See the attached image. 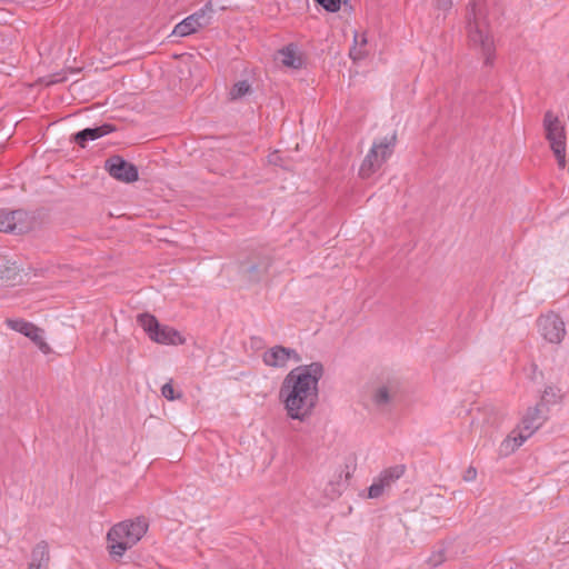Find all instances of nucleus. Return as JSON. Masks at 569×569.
I'll return each mask as SVG.
<instances>
[{
	"label": "nucleus",
	"mask_w": 569,
	"mask_h": 569,
	"mask_svg": "<svg viewBox=\"0 0 569 569\" xmlns=\"http://www.w3.org/2000/svg\"><path fill=\"white\" fill-rule=\"evenodd\" d=\"M323 373V365L316 361L298 366L284 377L279 398L289 418L305 421L312 413L319 400L318 383Z\"/></svg>",
	"instance_id": "obj_1"
},
{
	"label": "nucleus",
	"mask_w": 569,
	"mask_h": 569,
	"mask_svg": "<svg viewBox=\"0 0 569 569\" xmlns=\"http://www.w3.org/2000/svg\"><path fill=\"white\" fill-rule=\"evenodd\" d=\"M466 20L469 44L480 51L485 66H492L496 57V47L482 0L469 2Z\"/></svg>",
	"instance_id": "obj_2"
},
{
	"label": "nucleus",
	"mask_w": 569,
	"mask_h": 569,
	"mask_svg": "<svg viewBox=\"0 0 569 569\" xmlns=\"http://www.w3.org/2000/svg\"><path fill=\"white\" fill-rule=\"evenodd\" d=\"M148 530L144 517L126 520L111 527L107 533L108 551L112 560L119 561L128 549L140 541Z\"/></svg>",
	"instance_id": "obj_3"
},
{
	"label": "nucleus",
	"mask_w": 569,
	"mask_h": 569,
	"mask_svg": "<svg viewBox=\"0 0 569 569\" xmlns=\"http://www.w3.org/2000/svg\"><path fill=\"white\" fill-rule=\"evenodd\" d=\"M396 141V133L373 141L359 169L362 179L370 178L391 157Z\"/></svg>",
	"instance_id": "obj_4"
},
{
	"label": "nucleus",
	"mask_w": 569,
	"mask_h": 569,
	"mask_svg": "<svg viewBox=\"0 0 569 569\" xmlns=\"http://www.w3.org/2000/svg\"><path fill=\"white\" fill-rule=\"evenodd\" d=\"M542 408H545V405L541 401L540 403H537L535 407L527 410V413L522 419V429L518 436L513 438L508 437L502 441L500 447L502 453L509 455L510 452H513L529 437H531L536 430L542 426L545 421V417L542 416Z\"/></svg>",
	"instance_id": "obj_5"
},
{
	"label": "nucleus",
	"mask_w": 569,
	"mask_h": 569,
	"mask_svg": "<svg viewBox=\"0 0 569 569\" xmlns=\"http://www.w3.org/2000/svg\"><path fill=\"white\" fill-rule=\"evenodd\" d=\"M137 322L148 337L157 343L182 345L184 342L179 331L168 326H161L158 319L151 313H139L137 316Z\"/></svg>",
	"instance_id": "obj_6"
},
{
	"label": "nucleus",
	"mask_w": 569,
	"mask_h": 569,
	"mask_svg": "<svg viewBox=\"0 0 569 569\" xmlns=\"http://www.w3.org/2000/svg\"><path fill=\"white\" fill-rule=\"evenodd\" d=\"M543 127L546 130V138L550 143L553 154L557 159L558 166L565 168L566 166V131L559 118L547 111L543 117Z\"/></svg>",
	"instance_id": "obj_7"
},
{
	"label": "nucleus",
	"mask_w": 569,
	"mask_h": 569,
	"mask_svg": "<svg viewBox=\"0 0 569 569\" xmlns=\"http://www.w3.org/2000/svg\"><path fill=\"white\" fill-rule=\"evenodd\" d=\"M213 9L211 3L204 4L201 9L194 13L188 16L182 21L176 24L171 36L173 37H187L196 33L198 30L208 27L211 23Z\"/></svg>",
	"instance_id": "obj_8"
},
{
	"label": "nucleus",
	"mask_w": 569,
	"mask_h": 569,
	"mask_svg": "<svg viewBox=\"0 0 569 569\" xmlns=\"http://www.w3.org/2000/svg\"><path fill=\"white\" fill-rule=\"evenodd\" d=\"M104 168L112 178L121 182L131 183L139 178L138 168L120 156L108 158Z\"/></svg>",
	"instance_id": "obj_9"
},
{
	"label": "nucleus",
	"mask_w": 569,
	"mask_h": 569,
	"mask_svg": "<svg viewBox=\"0 0 569 569\" xmlns=\"http://www.w3.org/2000/svg\"><path fill=\"white\" fill-rule=\"evenodd\" d=\"M538 328L541 336L550 343H560L566 335L565 322L555 312L539 317Z\"/></svg>",
	"instance_id": "obj_10"
},
{
	"label": "nucleus",
	"mask_w": 569,
	"mask_h": 569,
	"mask_svg": "<svg viewBox=\"0 0 569 569\" xmlns=\"http://www.w3.org/2000/svg\"><path fill=\"white\" fill-rule=\"evenodd\" d=\"M272 259L267 253H258L241 262L240 271L249 281H260L269 271Z\"/></svg>",
	"instance_id": "obj_11"
},
{
	"label": "nucleus",
	"mask_w": 569,
	"mask_h": 569,
	"mask_svg": "<svg viewBox=\"0 0 569 569\" xmlns=\"http://www.w3.org/2000/svg\"><path fill=\"white\" fill-rule=\"evenodd\" d=\"M6 325L10 329L28 337L42 352L47 353L50 351V347L42 336L43 330L34 323L23 319H7Z\"/></svg>",
	"instance_id": "obj_12"
},
{
	"label": "nucleus",
	"mask_w": 569,
	"mask_h": 569,
	"mask_svg": "<svg viewBox=\"0 0 569 569\" xmlns=\"http://www.w3.org/2000/svg\"><path fill=\"white\" fill-rule=\"evenodd\" d=\"M406 471L405 465H396L381 471L378 479L368 489L369 498H379L385 488L390 487L395 481L400 479Z\"/></svg>",
	"instance_id": "obj_13"
},
{
	"label": "nucleus",
	"mask_w": 569,
	"mask_h": 569,
	"mask_svg": "<svg viewBox=\"0 0 569 569\" xmlns=\"http://www.w3.org/2000/svg\"><path fill=\"white\" fill-rule=\"evenodd\" d=\"M289 359H293L296 362L301 361L300 355L292 348L283 346H274L262 356L263 363L273 368H283L287 366Z\"/></svg>",
	"instance_id": "obj_14"
},
{
	"label": "nucleus",
	"mask_w": 569,
	"mask_h": 569,
	"mask_svg": "<svg viewBox=\"0 0 569 569\" xmlns=\"http://www.w3.org/2000/svg\"><path fill=\"white\" fill-rule=\"evenodd\" d=\"M114 130V126L110 123H103L93 128H86L74 133L71 138V141L81 148H86L88 141L97 140L106 134L113 132Z\"/></svg>",
	"instance_id": "obj_15"
},
{
	"label": "nucleus",
	"mask_w": 569,
	"mask_h": 569,
	"mask_svg": "<svg viewBox=\"0 0 569 569\" xmlns=\"http://www.w3.org/2000/svg\"><path fill=\"white\" fill-rule=\"evenodd\" d=\"M50 552L47 541L38 542L31 551V561L29 569H49Z\"/></svg>",
	"instance_id": "obj_16"
},
{
	"label": "nucleus",
	"mask_w": 569,
	"mask_h": 569,
	"mask_svg": "<svg viewBox=\"0 0 569 569\" xmlns=\"http://www.w3.org/2000/svg\"><path fill=\"white\" fill-rule=\"evenodd\" d=\"M281 56V62L283 66L299 69L303 64V60L300 54L297 53V48L293 44H289L279 51Z\"/></svg>",
	"instance_id": "obj_17"
},
{
	"label": "nucleus",
	"mask_w": 569,
	"mask_h": 569,
	"mask_svg": "<svg viewBox=\"0 0 569 569\" xmlns=\"http://www.w3.org/2000/svg\"><path fill=\"white\" fill-rule=\"evenodd\" d=\"M20 269L16 262L0 259V280L13 281L19 276Z\"/></svg>",
	"instance_id": "obj_18"
},
{
	"label": "nucleus",
	"mask_w": 569,
	"mask_h": 569,
	"mask_svg": "<svg viewBox=\"0 0 569 569\" xmlns=\"http://www.w3.org/2000/svg\"><path fill=\"white\" fill-rule=\"evenodd\" d=\"M16 211L0 209V231L13 232L16 230Z\"/></svg>",
	"instance_id": "obj_19"
},
{
	"label": "nucleus",
	"mask_w": 569,
	"mask_h": 569,
	"mask_svg": "<svg viewBox=\"0 0 569 569\" xmlns=\"http://www.w3.org/2000/svg\"><path fill=\"white\" fill-rule=\"evenodd\" d=\"M251 91V84L247 80H240L230 88L229 99L232 101L239 100Z\"/></svg>",
	"instance_id": "obj_20"
},
{
	"label": "nucleus",
	"mask_w": 569,
	"mask_h": 569,
	"mask_svg": "<svg viewBox=\"0 0 569 569\" xmlns=\"http://www.w3.org/2000/svg\"><path fill=\"white\" fill-rule=\"evenodd\" d=\"M390 399H391L390 392H389L388 388L385 386L379 387L372 396V400L377 407L387 406L390 402Z\"/></svg>",
	"instance_id": "obj_21"
},
{
	"label": "nucleus",
	"mask_w": 569,
	"mask_h": 569,
	"mask_svg": "<svg viewBox=\"0 0 569 569\" xmlns=\"http://www.w3.org/2000/svg\"><path fill=\"white\" fill-rule=\"evenodd\" d=\"M161 395L172 401V400H176V399H180L182 397V393L181 392H176L174 389H173V386L171 383V381L164 383L161 388Z\"/></svg>",
	"instance_id": "obj_22"
},
{
	"label": "nucleus",
	"mask_w": 569,
	"mask_h": 569,
	"mask_svg": "<svg viewBox=\"0 0 569 569\" xmlns=\"http://www.w3.org/2000/svg\"><path fill=\"white\" fill-rule=\"evenodd\" d=\"M315 1L329 12H337L340 10V7H341L340 0H315Z\"/></svg>",
	"instance_id": "obj_23"
},
{
	"label": "nucleus",
	"mask_w": 569,
	"mask_h": 569,
	"mask_svg": "<svg viewBox=\"0 0 569 569\" xmlns=\"http://www.w3.org/2000/svg\"><path fill=\"white\" fill-rule=\"evenodd\" d=\"M446 560L445 550L440 549L433 551L431 556L428 558V563L431 567H438Z\"/></svg>",
	"instance_id": "obj_24"
},
{
	"label": "nucleus",
	"mask_w": 569,
	"mask_h": 569,
	"mask_svg": "<svg viewBox=\"0 0 569 569\" xmlns=\"http://www.w3.org/2000/svg\"><path fill=\"white\" fill-rule=\"evenodd\" d=\"M558 398V395L556 392V389L551 386H548L545 388L543 395H542V401L546 400L548 402L553 401L556 402Z\"/></svg>",
	"instance_id": "obj_25"
},
{
	"label": "nucleus",
	"mask_w": 569,
	"mask_h": 569,
	"mask_svg": "<svg viewBox=\"0 0 569 569\" xmlns=\"http://www.w3.org/2000/svg\"><path fill=\"white\" fill-rule=\"evenodd\" d=\"M435 7L437 10L446 13L452 8V0H436Z\"/></svg>",
	"instance_id": "obj_26"
},
{
	"label": "nucleus",
	"mask_w": 569,
	"mask_h": 569,
	"mask_svg": "<svg viewBox=\"0 0 569 569\" xmlns=\"http://www.w3.org/2000/svg\"><path fill=\"white\" fill-rule=\"evenodd\" d=\"M358 38H359V36L356 33V34H355V44H357V43H358ZM350 57H351L353 60L361 59V58H362V52H361V50H358L356 46H353V47L350 49Z\"/></svg>",
	"instance_id": "obj_27"
},
{
	"label": "nucleus",
	"mask_w": 569,
	"mask_h": 569,
	"mask_svg": "<svg viewBox=\"0 0 569 569\" xmlns=\"http://www.w3.org/2000/svg\"><path fill=\"white\" fill-rule=\"evenodd\" d=\"M476 477H477V470H476V468H473V467H469V468L466 470L465 475H463V480H465V481H473V480L476 479Z\"/></svg>",
	"instance_id": "obj_28"
},
{
	"label": "nucleus",
	"mask_w": 569,
	"mask_h": 569,
	"mask_svg": "<svg viewBox=\"0 0 569 569\" xmlns=\"http://www.w3.org/2000/svg\"><path fill=\"white\" fill-rule=\"evenodd\" d=\"M366 43H367V39H366V37L362 34V36L360 37V44H361V46H363V44H366Z\"/></svg>",
	"instance_id": "obj_29"
}]
</instances>
